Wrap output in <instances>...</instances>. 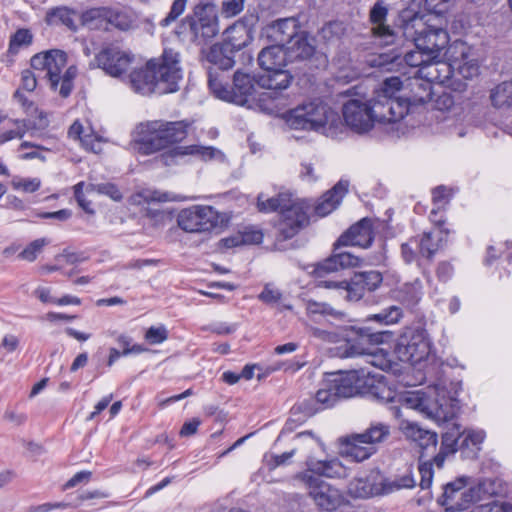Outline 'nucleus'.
<instances>
[{
  "instance_id": "de8ad7c7",
  "label": "nucleus",
  "mask_w": 512,
  "mask_h": 512,
  "mask_svg": "<svg viewBox=\"0 0 512 512\" xmlns=\"http://www.w3.org/2000/svg\"><path fill=\"white\" fill-rule=\"evenodd\" d=\"M360 434L366 441V444L374 446L388 438L390 435V427L383 423H376Z\"/></svg>"
},
{
  "instance_id": "c756f323",
  "label": "nucleus",
  "mask_w": 512,
  "mask_h": 512,
  "mask_svg": "<svg viewBox=\"0 0 512 512\" xmlns=\"http://www.w3.org/2000/svg\"><path fill=\"white\" fill-rule=\"evenodd\" d=\"M461 439L460 425L453 423L442 434V442L439 452L433 457V464L441 468L447 456L454 454L459 449Z\"/></svg>"
},
{
  "instance_id": "49530a36",
  "label": "nucleus",
  "mask_w": 512,
  "mask_h": 512,
  "mask_svg": "<svg viewBox=\"0 0 512 512\" xmlns=\"http://www.w3.org/2000/svg\"><path fill=\"white\" fill-rule=\"evenodd\" d=\"M485 438V433L481 430H464L461 431V442L459 449L462 451H471L473 454L480 449V445Z\"/></svg>"
},
{
  "instance_id": "0e129e2a",
  "label": "nucleus",
  "mask_w": 512,
  "mask_h": 512,
  "mask_svg": "<svg viewBox=\"0 0 512 512\" xmlns=\"http://www.w3.org/2000/svg\"><path fill=\"white\" fill-rule=\"evenodd\" d=\"M416 76L421 79L424 78L426 80L425 83H429L430 85L432 82H438L435 59L427 61L422 68L418 69Z\"/></svg>"
},
{
  "instance_id": "dca6fc26",
  "label": "nucleus",
  "mask_w": 512,
  "mask_h": 512,
  "mask_svg": "<svg viewBox=\"0 0 512 512\" xmlns=\"http://www.w3.org/2000/svg\"><path fill=\"white\" fill-rule=\"evenodd\" d=\"M383 334L380 332L370 333L361 329L355 338L346 340L340 346L334 348V356L340 358H350L356 356H370L374 354L373 348L381 343Z\"/></svg>"
},
{
  "instance_id": "a18cd8bd",
  "label": "nucleus",
  "mask_w": 512,
  "mask_h": 512,
  "mask_svg": "<svg viewBox=\"0 0 512 512\" xmlns=\"http://www.w3.org/2000/svg\"><path fill=\"white\" fill-rule=\"evenodd\" d=\"M227 248L240 245L259 244L263 241V233L260 230L247 229L239 235L228 237L222 240Z\"/></svg>"
},
{
  "instance_id": "1a4fd4ad",
  "label": "nucleus",
  "mask_w": 512,
  "mask_h": 512,
  "mask_svg": "<svg viewBox=\"0 0 512 512\" xmlns=\"http://www.w3.org/2000/svg\"><path fill=\"white\" fill-rule=\"evenodd\" d=\"M338 120L337 114L326 104L309 102L290 109V128L293 129H325L326 125L333 126Z\"/></svg>"
},
{
  "instance_id": "9b49d317",
  "label": "nucleus",
  "mask_w": 512,
  "mask_h": 512,
  "mask_svg": "<svg viewBox=\"0 0 512 512\" xmlns=\"http://www.w3.org/2000/svg\"><path fill=\"white\" fill-rule=\"evenodd\" d=\"M161 85V92L173 93L179 89L183 78L180 53L172 48H165L159 58L149 60Z\"/></svg>"
},
{
  "instance_id": "2eb2a0df",
  "label": "nucleus",
  "mask_w": 512,
  "mask_h": 512,
  "mask_svg": "<svg viewBox=\"0 0 512 512\" xmlns=\"http://www.w3.org/2000/svg\"><path fill=\"white\" fill-rule=\"evenodd\" d=\"M468 478L460 477L447 483L438 499V503L445 507L446 512H459L468 509L476 502L475 491L472 487L466 488Z\"/></svg>"
},
{
  "instance_id": "338daca9",
  "label": "nucleus",
  "mask_w": 512,
  "mask_h": 512,
  "mask_svg": "<svg viewBox=\"0 0 512 512\" xmlns=\"http://www.w3.org/2000/svg\"><path fill=\"white\" fill-rule=\"evenodd\" d=\"M435 64L437 67V78L438 82H445L450 79L454 74V59L451 63L435 59Z\"/></svg>"
},
{
  "instance_id": "5fc2aeb1",
  "label": "nucleus",
  "mask_w": 512,
  "mask_h": 512,
  "mask_svg": "<svg viewBox=\"0 0 512 512\" xmlns=\"http://www.w3.org/2000/svg\"><path fill=\"white\" fill-rule=\"evenodd\" d=\"M11 121L17 126V128L0 133V144H4L5 142H8L15 138L21 139L24 137L27 131V125L25 120L15 119Z\"/></svg>"
},
{
  "instance_id": "4468645a",
  "label": "nucleus",
  "mask_w": 512,
  "mask_h": 512,
  "mask_svg": "<svg viewBox=\"0 0 512 512\" xmlns=\"http://www.w3.org/2000/svg\"><path fill=\"white\" fill-rule=\"evenodd\" d=\"M406 402L411 408L421 411L438 423L453 420L459 411L457 402L444 396L440 399H431L426 396L414 395L406 398Z\"/></svg>"
},
{
  "instance_id": "a211bd4d",
  "label": "nucleus",
  "mask_w": 512,
  "mask_h": 512,
  "mask_svg": "<svg viewBox=\"0 0 512 512\" xmlns=\"http://www.w3.org/2000/svg\"><path fill=\"white\" fill-rule=\"evenodd\" d=\"M370 104L375 122H397L409 113L407 101L402 98H389L383 94H376L370 100Z\"/></svg>"
},
{
  "instance_id": "c03bdc74",
  "label": "nucleus",
  "mask_w": 512,
  "mask_h": 512,
  "mask_svg": "<svg viewBox=\"0 0 512 512\" xmlns=\"http://www.w3.org/2000/svg\"><path fill=\"white\" fill-rule=\"evenodd\" d=\"M476 494V502L481 501L487 497L501 495L505 492L502 481L499 479H484L481 480L476 486L472 487Z\"/></svg>"
},
{
  "instance_id": "f704fd0d",
  "label": "nucleus",
  "mask_w": 512,
  "mask_h": 512,
  "mask_svg": "<svg viewBox=\"0 0 512 512\" xmlns=\"http://www.w3.org/2000/svg\"><path fill=\"white\" fill-rule=\"evenodd\" d=\"M217 150L213 147H203L198 145H190L186 147H176L167 153L161 155V159L166 165L173 162L174 158L183 155H199L202 159H212Z\"/></svg>"
},
{
  "instance_id": "58836bf2",
  "label": "nucleus",
  "mask_w": 512,
  "mask_h": 512,
  "mask_svg": "<svg viewBox=\"0 0 512 512\" xmlns=\"http://www.w3.org/2000/svg\"><path fill=\"white\" fill-rule=\"evenodd\" d=\"M109 7H94L85 10L80 15L82 25L87 26L90 29L103 28L108 30L107 18H108Z\"/></svg>"
},
{
  "instance_id": "9d476101",
  "label": "nucleus",
  "mask_w": 512,
  "mask_h": 512,
  "mask_svg": "<svg viewBox=\"0 0 512 512\" xmlns=\"http://www.w3.org/2000/svg\"><path fill=\"white\" fill-rule=\"evenodd\" d=\"M177 224L185 232H209L223 224L221 214L212 206L192 205L177 215Z\"/></svg>"
},
{
  "instance_id": "603ef678",
  "label": "nucleus",
  "mask_w": 512,
  "mask_h": 512,
  "mask_svg": "<svg viewBox=\"0 0 512 512\" xmlns=\"http://www.w3.org/2000/svg\"><path fill=\"white\" fill-rule=\"evenodd\" d=\"M187 1L188 0H173L170 11L163 19L160 20L159 26L166 28L174 23L178 17L184 13Z\"/></svg>"
},
{
  "instance_id": "4d7b16f0",
  "label": "nucleus",
  "mask_w": 512,
  "mask_h": 512,
  "mask_svg": "<svg viewBox=\"0 0 512 512\" xmlns=\"http://www.w3.org/2000/svg\"><path fill=\"white\" fill-rule=\"evenodd\" d=\"M168 338V330L164 325L151 326L145 333V340L151 344L156 345L164 342Z\"/></svg>"
},
{
  "instance_id": "7c9ffc66",
  "label": "nucleus",
  "mask_w": 512,
  "mask_h": 512,
  "mask_svg": "<svg viewBox=\"0 0 512 512\" xmlns=\"http://www.w3.org/2000/svg\"><path fill=\"white\" fill-rule=\"evenodd\" d=\"M426 24L423 21V18L417 14L413 15L409 18L402 19V24L395 32L397 33V37L394 41V44L401 42L402 39L406 41L413 42L415 47L417 46V39L420 37V34L426 29Z\"/></svg>"
},
{
  "instance_id": "c9c22d12",
  "label": "nucleus",
  "mask_w": 512,
  "mask_h": 512,
  "mask_svg": "<svg viewBox=\"0 0 512 512\" xmlns=\"http://www.w3.org/2000/svg\"><path fill=\"white\" fill-rule=\"evenodd\" d=\"M112 26L120 31H129L137 27L136 16L126 9L109 7L107 27Z\"/></svg>"
},
{
  "instance_id": "f3484780",
  "label": "nucleus",
  "mask_w": 512,
  "mask_h": 512,
  "mask_svg": "<svg viewBox=\"0 0 512 512\" xmlns=\"http://www.w3.org/2000/svg\"><path fill=\"white\" fill-rule=\"evenodd\" d=\"M346 124L358 133L370 130L374 124V117L370 100L355 98L347 101L342 108Z\"/></svg>"
},
{
  "instance_id": "b1692460",
  "label": "nucleus",
  "mask_w": 512,
  "mask_h": 512,
  "mask_svg": "<svg viewBox=\"0 0 512 512\" xmlns=\"http://www.w3.org/2000/svg\"><path fill=\"white\" fill-rule=\"evenodd\" d=\"M130 84L133 90L142 95H149L152 93L165 94L161 92V85L157 79L152 67H149V61L144 67L135 69L129 76Z\"/></svg>"
},
{
  "instance_id": "f257e3e1",
  "label": "nucleus",
  "mask_w": 512,
  "mask_h": 512,
  "mask_svg": "<svg viewBox=\"0 0 512 512\" xmlns=\"http://www.w3.org/2000/svg\"><path fill=\"white\" fill-rule=\"evenodd\" d=\"M263 73L258 74V85L268 90L259 97L260 108L288 121V46L268 45L257 57Z\"/></svg>"
},
{
  "instance_id": "8fccbe9b",
  "label": "nucleus",
  "mask_w": 512,
  "mask_h": 512,
  "mask_svg": "<svg viewBox=\"0 0 512 512\" xmlns=\"http://www.w3.org/2000/svg\"><path fill=\"white\" fill-rule=\"evenodd\" d=\"M50 241L46 238H39L28 244L19 254L18 258L28 262L36 260L37 256L42 252L43 248L48 245Z\"/></svg>"
},
{
  "instance_id": "c85d7f7f",
  "label": "nucleus",
  "mask_w": 512,
  "mask_h": 512,
  "mask_svg": "<svg viewBox=\"0 0 512 512\" xmlns=\"http://www.w3.org/2000/svg\"><path fill=\"white\" fill-rule=\"evenodd\" d=\"M348 191V182L339 181L331 190L326 192L320 201L312 208V213L324 217L331 213L340 203Z\"/></svg>"
},
{
  "instance_id": "37998d69",
  "label": "nucleus",
  "mask_w": 512,
  "mask_h": 512,
  "mask_svg": "<svg viewBox=\"0 0 512 512\" xmlns=\"http://www.w3.org/2000/svg\"><path fill=\"white\" fill-rule=\"evenodd\" d=\"M47 16L51 23L65 25L67 28L73 31L77 30L76 19L78 14L73 9L68 7H56L51 9L47 13Z\"/></svg>"
},
{
  "instance_id": "f03ea898",
  "label": "nucleus",
  "mask_w": 512,
  "mask_h": 512,
  "mask_svg": "<svg viewBox=\"0 0 512 512\" xmlns=\"http://www.w3.org/2000/svg\"><path fill=\"white\" fill-rule=\"evenodd\" d=\"M187 127L183 121H148L137 126L134 143L142 155H150L179 143L187 136Z\"/></svg>"
},
{
  "instance_id": "20e7f679",
  "label": "nucleus",
  "mask_w": 512,
  "mask_h": 512,
  "mask_svg": "<svg viewBox=\"0 0 512 512\" xmlns=\"http://www.w3.org/2000/svg\"><path fill=\"white\" fill-rule=\"evenodd\" d=\"M258 74L251 76L241 70L233 74L232 83H228L214 69L208 71V86L220 99L244 106L254 99L258 85Z\"/></svg>"
},
{
  "instance_id": "6e6552de",
  "label": "nucleus",
  "mask_w": 512,
  "mask_h": 512,
  "mask_svg": "<svg viewBox=\"0 0 512 512\" xmlns=\"http://www.w3.org/2000/svg\"><path fill=\"white\" fill-rule=\"evenodd\" d=\"M294 480L306 486L309 496L319 510L333 512L347 503L344 494L338 488L310 473L297 474Z\"/></svg>"
},
{
  "instance_id": "6ab92c4d",
  "label": "nucleus",
  "mask_w": 512,
  "mask_h": 512,
  "mask_svg": "<svg viewBox=\"0 0 512 512\" xmlns=\"http://www.w3.org/2000/svg\"><path fill=\"white\" fill-rule=\"evenodd\" d=\"M132 61L131 53L122 51L116 46H107L95 56L97 67L112 77H119L126 73Z\"/></svg>"
},
{
  "instance_id": "6e6d98bb",
  "label": "nucleus",
  "mask_w": 512,
  "mask_h": 512,
  "mask_svg": "<svg viewBox=\"0 0 512 512\" xmlns=\"http://www.w3.org/2000/svg\"><path fill=\"white\" fill-rule=\"evenodd\" d=\"M90 189L99 194L107 195L114 201H120L123 197L118 187L113 183L91 184Z\"/></svg>"
},
{
  "instance_id": "a19ab883",
  "label": "nucleus",
  "mask_w": 512,
  "mask_h": 512,
  "mask_svg": "<svg viewBox=\"0 0 512 512\" xmlns=\"http://www.w3.org/2000/svg\"><path fill=\"white\" fill-rule=\"evenodd\" d=\"M403 56L405 63L411 67L422 68L427 61L435 59V56L427 54L421 49L403 52L400 48L392 51L391 61L394 62Z\"/></svg>"
},
{
  "instance_id": "4c0bfd02",
  "label": "nucleus",
  "mask_w": 512,
  "mask_h": 512,
  "mask_svg": "<svg viewBox=\"0 0 512 512\" xmlns=\"http://www.w3.org/2000/svg\"><path fill=\"white\" fill-rule=\"evenodd\" d=\"M227 33V37L222 42L236 53L248 46L252 41L251 32L244 25H235Z\"/></svg>"
},
{
  "instance_id": "0eeeda50",
  "label": "nucleus",
  "mask_w": 512,
  "mask_h": 512,
  "mask_svg": "<svg viewBox=\"0 0 512 512\" xmlns=\"http://www.w3.org/2000/svg\"><path fill=\"white\" fill-rule=\"evenodd\" d=\"M402 431L405 437L415 442L420 449L419 472L421 474L420 486L422 489L429 488L432 482L433 458L425 459L429 452L436 450L438 438L435 432L421 428L418 424L406 422L402 424Z\"/></svg>"
},
{
  "instance_id": "864d4df0",
  "label": "nucleus",
  "mask_w": 512,
  "mask_h": 512,
  "mask_svg": "<svg viewBox=\"0 0 512 512\" xmlns=\"http://www.w3.org/2000/svg\"><path fill=\"white\" fill-rule=\"evenodd\" d=\"M402 317V310L398 306H390L382 312L375 314L370 319L377 320L385 324H393L399 321Z\"/></svg>"
},
{
  "instance_id": "f8f14e48",
  "label": "nucleus",
  "mask_w": 512,
  "mask_h": 512,
  "mask_svg": "<svg viewBox=\"0 0 512 512\" xmlns=\"http://www.w3.org/2000/svg\"><path fill=\"white\" fill-rule=\"evenodd\" d=\"M430 351V343L421 328H408L398 338L395 354L401 362L416 364L425 359Z\"/></svg>"
},
{
  "instance_id": "680f3d73",
  "label": "nucleus",
  "mask_w": 512,
  "mask_h": 512,
  "mask_svg": "<svg viewBox=\"0 0 512 512\" xmlns=\"http://www.w3.org/2000/svg\"><path fill=\"white\" fill-rule=\"evenodd\" d=\"M244 3L245 0H223L221 13L226 18L235 17L242 12Z\"/></svg>"
},
{
  "instance_id": "bf43d9fd",
  "label": "nucleus",
  "mask_w": 512,
  "mask_h": 512,
  "mask_svg": "<svg viewBox=\"0 0 512 512\" xmlns=\"http://www.w3.org/2000/svg\"><path fill=\"white\" fill-rule=\"evenodd\" d=\"M258 299L267 305H276L282 299V293L272 284H266Z\"/></svg>"
},
{
  "instance_id": "4be33fe9",
  "label": "nucleus",
  "mask_w": 512,
  "mask_h": 512,
  "mask_svg": "<svg viewBox=\"0 0 512 512\" xmlns=\"http://www.w3.org/2000/svg\"><path fill=\"white\" fill-rule=\"evenodd\" d=\"M387 15L388 8L382 1H378L373 5L369 11V21L372 24L371 32L384 45H393L397 33L385 24Z\"/></svg>"
},
{
  "instance_id": "3c124183",
  "label": "nucleus",
  "mask_w": 512,
  "mask_h": 512,
  "mask_svg": "<svg viewBox=\"0 0 512 512\" xmlns=\"http://www.w3.org/2000/svg\"><path fill=\"white\" fill-rule=\"evenodd\" d=\"M33 35L28 29H18L10 38L8 51L16 54L23 46H28L32 43Z\"/></svg>"
},
{
  "instance_id": "412c9836",
  "label": "nucleus",
  "mask_w": 512,
  "mask_h": 512,
  "mask_svg": "<svg viewBox=\"0 0 512 512\" xmlns=\"http://www.w3.org/2000/svg\"><path fill=\"white\" fill-rule=\"evenodd\" d=\"M383 277L379 271L371 270L354 273L348 281L346 299L350 301L360 300L366 291L376 290L382 283Z\"/></svg>"
},
{
  "instance_id": "13d9d810",
  "label": "nucleus",
  "mask_w": 512,
  "mask_h": 512,
  "mask_svg": "<svg viewBox=\"0 0 512 512\" xmlns=\"http://www.w3.org/2000/svg\"><path fill=\"white\" fill-rule=\"evenodd\" d=\"M316 400L327 407L336 403L338 397L335 394V390L333 389V385L330 380L327 381L324 388L317 391Z\"/></svg>"
},
{
  "instance_id": "bb28decb",
  "label": "nucleus",
  "mask_w": 512,
  "mask_h": 512,
  "mask_svg": "<svg viewBox=\"0 0 512 512\" xmlns=\"http://www.w3.org/2000/svg\"><path fill=\"white\" fill-rule=\"evenodd\" d=\"M313 204L306 199H290V237L310 224Z\"/></svg>"
},
{
  "instance_id": "a878e982",
  "label": "nucleus",
  "mask_w": 512,
  "mask_h": 512,
  "mask_svg": "<svg viewBox=\"0 0 512 512\" xmlns=\"http://www.w3.org/2000/svg\"><path fill=\"white\" fill-rule=\"evenodd\" d=\"M448 42L449 35L445 30L426 26V29L417 39L416 48L425 51L429 55L435 56L436 59L439 57L440 51L447 46Z\"/></svg>"
},
{
  "instance_id": "ea45409f",
  "label": "nucleus",
  "mask_w": 512,
  "mask_h": 512,
  "mask_svg": "<svg viewBox=\"0 0 512 512\" xmlns=\"http://www.w3.org/2000/svg\"><path fill=\"white\" fill-rule=\"evenodd\" d=\"M454 48L457 49L458 46ZM459 48L461 58L454 59V71L457 70L458 74L465 79H472L478 75L479 66L474 59H469L466 47L463 44Z\"/></svg>"
},
{
  "instance_id": "7ed1b4c3",
  "label": "nucleus",
  "mask_w": 512,
  "mask_h": 512,
  "mask_svg": "<svg viewBox=\"0 0 512 512\" xmlns=\"http://www.w3.org/2000/svg\"><path fill=\"white\" fill-rule=\"evenodd\" d=\"M31 67L35 70L46 71L49 88L58 92L62 98H67L74 88V80L78 74L76 66L67 65V54L60 49H51L35 54L30 60Z\"/></svg>"
},
{
  "instance_id": "2f4dec72",
  "label": "nucleus",
  "mask_w": 512,
  "mask_h": 512,
  "mask_svg": "<svg viewBox=\"0 0 512 512\" xmlns=\"http://www.w3.org/2000/svg\"><path fill=\"white\" fill-rule=\"evenodd\" d=\"M308 471L305 473L318 474L329 478H340L346 474V469L338 459H331L326 461H314L311 459L306 460Z\"/></svg>"
},
{
  "instance_id": "393cba45",
  "label": "nucleus",
  "mask_w": 512,
  "mask_h": 512,
  "mask_svg": "<svg viewBox=\"0 0 512 512\" xmlns=\"http://www.w3.org/2000/svg\"><path fill=\"white\" fill-rule=\"evenodd\" d=\"M361 263V258L349 252L335 253L319 262L315 266L314 273L317 277H323L326 274L337 272L341 269L359 267Z\"/></svg>"
},
{
  "instance_id": "5701e85b",
  "label": "nucleus",
  "mask_w": 512,
  "mask_h": 512,
  "mask_svg": "<svg viewBox=\"0 0 512 512\" xmlns=\"http://www.w3.org/2000/svg\"><path fill=\"white\" fill-rule=\"evenodd\" d=\"M342 455L356 462H362L376 453L375 446L366 444L360 433H353L339 438Z\"/></svg>"
},
{
  "instance_id": "72a5a7b5",
  "label": "nucleus",
  "mask_w": 512,
  "mask_h": 512,
  "mask_svg": "<svg viewBox=\"0 0 512 512\" xmlns=\"http://www.w3.org/2000/svg\"><path fill=\"white\" fill-rule=\"evenodd\" d=\"M257 209L261 213L278 212L283 221L288 219V197L287 194L279 193L275 197L265 199L264 194L257 196Z\"/></svg>"
},
{
  "instance_id": "79ce46f5",
  "label": "nucleus",
  "mask_w": 512,
  "mask_h": 512,
  "mask_svg": "<svg viewBox=\"0 0 512 512\" xmlns=\"http://www.w3.org/2000/svg\"><path fill=\"white\" fill-rule=\"evenodd\" d=\"M492 105L497 109H509L512 107V82L505 81L498 84L490 92Z\"/></svg>"
},
{
  "instance_id": "09e8293b",
  "label": "nucleus",
  "mask_w": 512,
  "mask_h": 512,
  "mask_svg": "<svg viewBox=\"0 0 512 512\" xmlns=\"http://www.w3.org/2000/svg\"><path fill=\"white\" fill-rule=\"evenodd\" d=\"M414 89L416 90L413 97L405 99L407 101L409 111L412 107L422 105L429 101L431 98V85L429 83L420 82L418 79H416Z\"/></svg>"
},
{
  "instance_id": "39448f33",
  "label": "nucleus",
  "mask_w": 512,
  "mask_h": 512,
  "mask_svg": "<svg viewBox=\"0 0 512 512\" xmlns=\"http://www.w3.org/2000/svg\"><path fill=\"white\" fill-rule=\"evenodd\" d=\"M182 25H188L191 41L196 45L206 44L220 31L217 6L212 2H200L193 8V15L186 16Z\"/></svg>"
},
{
  "instance_id": "cd10ccee",
  "label": "nucleus",
  "mask_w": 512,
  "mask_h": 512,
  "mask_svg": "<svg viewBox=\"0 0 512 512\" xmlns=\"http://www.w3.org/2000/svg\"><path fill=\"white\" fill-rule=\"evenodd\" d=\"M235 54L236 52H233L223 42L213 44L206 55L207 61L212 65L208 71L214 69L222 76L221 72L234 67Z\"/></svg>"
},
{
  "instance_id": "ddd939ff",
  "label": "nucleus",
  "mask_w": 512,
  "mask_h": 512,
  "mask_svg": "<svg viewBox=\"0 0 512 512\" xmlns=\"http://www.w3.org/2000/svg\"><path fill=\"white\" fill-rule=\"evenodd\" d=\"M330 382L333 385L336 396L340 399L366 392L374 386L376 378L366 368H360L358 370L340 372Z\"/></svg>"
},
{
  "instance_id": "e433bc0d",
  "label": "nucleus",
  "mask_w": 512,
  "mask_h": 512,
  "mask_svg": "<svg viewBox=\"0 0 512 512\" xmlns=\"http://www.w3.org/2000/svg\"><path fill=\"white\" fill-rule=\"evenodd\" d=\"M288 18H281L266 25L262 30V36L265 37L270 45L288 44Z\"/></svg>"
},
{
  "instance_id": "473e14b6",
  "label": "nucleus",
  "mask_w": 512,
  "mask_h": 512,
  "mask_svg": "<svg viewBox=\"0 0 512 512\" xmlns=\"http://www.w3.org/2000/svg\"><path fill=\"white\" fill-rule=\"evenodd\" d=\"M315 52V39L306 33L290 36V61L310 58Z\"/></svg>"
},
{
  "instance_id": "e2e57ef3",
  "label": "nucleus",
  "mask_w": 512,
  "mask_h": 512,
  "mask_svg": "<svg viewBox=\"0 0 512 512\" xmlns=\"http://www.w3.org/2000/svg\"><path fill=\"white\" fill-rule=\"evenodd\" d=\"M402 87V82L399 77H389L385 79L381 85V88L376 91V94H383L389 96V98H395L394 95Z\"/></svg>"
},
{
  "instance_id": "423d86ee",
  "label": "nucleus",
  "mask_w": 512,
  "mask_h": 512,
  "mask_svg": "<svg viewBox=\"0 0 512 512\" xmlns=\"http://www.w3.org/2000/svg\"><path fill=\"white\" fill-rule=\"evenodd\" d=\"M415 485L414 479L403 476L398 480H387L380 470L373 469L367 475L357 477L350 482V493L358 498H368L381 494H387L395 489L411 488Z\"/></svg>"
},
{
  "instance_id": "052dcab7",
  "label": "nucleus",
  "mask_w": 512,
  "mask_h": 512,
  "mask_svg": "<svg viewBox=\"0 0 512 512\" xmlns=\"http://www.w3.org/2000/svg\"><path fill=\"white\" fill-rule=\"evenodd\" d=\"M12 186L16 190H21L26 193H33L41 186V181L38 178H20L12 181Z\"/></svg>"
},
{
  "instance_id": "69168bd1",
  "label": "nucleus",
  "mask_w": 512,
  "mask_h": 512,
  "mask_svg": "<svg viewBox=\"0 0 512 512\" xmlns=\"http://www.w3.org/2000/svg\"><path fill=\"white\" fill-rule=\"evenodd\" d=\"M346 27L341 21H331L322 28L325 39L340 38L345 34Z\"/></svg>"
},
{
  "instance_id": "aec40b11",
  "label": "nucleus",
  "mask_w": 512,
  "mask_h": 512,
  "mask_svg": "<svg viewBox=\"0 0 512 512\" xmlns=\"http://www.w3.org/2000/svg\"><path fill=\"white\" fill-rule=\"evenodd\" d=\"M373 240L372 220L370 218H363L341 234L334 244V249L336 250L341 246L368 248Z\"/></svg>"
},
{
  "instance_id": "774afa93",
  "label": "nucleus",
  "mask_w": 512,
  "mask_h": 512,
  "mask_svg": "<svg viewBox=\"0 0 512 512\" xmlns=\"http://www.w3.org/2000/svg\"><path fill=\"white\" fill-rule=\"evenodd\" d=\"M419 250L421 255L427 259H431L434 253L438 250V244H434L432 242L430 233L423 234L419 243Z\"/></svg>"
}]
</instances>
